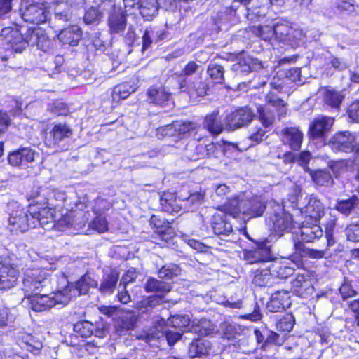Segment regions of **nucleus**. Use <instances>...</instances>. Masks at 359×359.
I'll return each mask as SVG.
<instances>
[{
  "label": "nucleus",
  "mask_w": 359,
  "mask_h": 359,
  "mask_svg": "<svg viewBox=\"0 0 359 359\" xmlns=\"http://www.w3.org/2000/svg\"><path fill=\"white\" fill-rule=\"evenodd\" d=\"M0 41L7 46L6 49L18 53H22L28 46H36L43 52L49 51L52 46L51 40L40 27L29 28L24 34L16 29L6 27L1 30Z\"/></svg>",
  "instance_id": "obj_1"
},
{
  "label": "nucleus",
  "mask_w": 359,
  "mask_h": 359,
  "mask_svg": "<svg viewBox=\"0 0 359 359\" xmlns=\"http://www.w3.org/2000/svg\"><path fill=\"white\" fill-rule=\"evenodd\" d=\"M266 207V202L261 196L242 194L229 199L224 208L233 217H237L241 214L245 218L251 219L261 217Z\"/></svg>",
  "instance_id": "obj_2"
},
{
  "label": "nucleus",
  "mask_w": 359,
  "mask_h": 359,
  "mask_svg": "<svg viewBox=\"0 0 359 359\" xmlns=\"http://www.w3.org/2000/svg\"><path fill=\"white\" fill-rule=\"evenodd\" d=\"M50 285V272L46 269H27L22 279V290L29 298L33 294L46 292Z\"/></svg>",
  "instance_id": "obj_3"
},
{
  "label": "nucleus",
  "mask_w": 359,
  "mask_h": 359,
  "mask_svg": "<svg viewBox=\"0 0 359 359\" xmlns=\"http://www.w3.org/2000/svg\"><path fill=\"white\" fill-rule=\"evenodd\" d=\"M72 290L65 287L62 290H57L50 294H42L30 296L29 304L32 310L41 312L57 306L67 305L71 299Z\"/></svg>",
  "instance_id": "obj_4"
},
{
  "label": "nucleus",
  "mask_w": 359,
  "mask_h": 359,
  "mask_svg": "<svg viewBox=\"0 0 359 359\" xmlns=\"http://www.w3.org/2000/svg\"><path fill=\"white\" fill-rule=\"evenodd\" d=\"M357 134L350 130L335 133L329 140L328 146L335 153H354L355 158H359V143Z\"/></svg>",
  "instance_id": "obj_5"
},
{
  "label": "nucleus",
  "mask_w": 359,
  "mask_h": 359,
  "mask_svg": "<svg viewBox=\"0 0 359 359\" xmlns=\"http://www.w3.org/2000/svg\"><path fill=\"white\" fill-rule=\"evenodd\" d=\"M19 11L24 21L32 24H43L49 17L43 4L32 0H21Z\"/></svg>",
  "instance_id": "obj_6"
},
{
  "label": "nucleus",
  "mask_w": 359,
  "mask_h": 359,
  "mask_svg": "<svg viewBox=\"0 0 359 359\" xmlns=\"http://www.w3.org/2000/svg\"><path fill=\"white\" fill-rule=\"evenodd\" d=\"M35 212L28 208H18L13 211L8 217V224L11 231L24 233L29 229H34L37 226V219L34 216Z\"/></svg>",
  "instance_id": "obj_7"
},
{
  "label": "nucleus",
  "mask_w": 359,
  "mask_h": 359,
  "mask_svg": "<svg viewBox=\"0 0 359 359\" xmlns=\"http://www.w3.org/2000/svg\"><path fill=\"white\" fill-rule=\"evenodd\" d=\"M266 222L269 228L279 236L290 232L293 227L291 215L285 212L280 205H276L273 212L267 213Z\"/></svg>",
  "instance_id": "obj_8"
},
{
  "label": "nucleus",
  "mask_w": 359,
  "mask_h": 359,
  "mask_svg": "<svg viewBox=\"0 0 359 359\" xmlns=\"http://www.w3.org/2000/svg\"><path fill=\"white\" fill-rule=\"evenodd\" d=\"M225 212L214 214L210 220L211 228L213 233L221 239L226 242L235 243L238 240V237L235 231H233L232 225L229 222V215L224 210Z\"/></svg>",
  "instance_id": "obj_9"
},
{
  "label": "nucleus",
  "mask_w": 359,
  "mask_h": 359,
  "mask_svg": "<svg viewBox=\"0 0 359 359\" xmlns=\"http://www.w3.org/2000/svg\"><path fill=\"white\" fill-rule=\"evenodd\" d=\"M255 114L252 110L243 107L226 114L225 117L226 128L229 130H234L248 126L252 121Z\"/></svg>",
  "instance_id": "obj_10"
},
{
  "label": "nucleus",
  "mask_w": 359,
  "mask_h": 359,
  "mask_svg": "<svg viewBox=\"0 0 359 359\" xmlns=\"http://www.w3.org/2000/svg\"><path fill=\"white\" fill-rule=\"evenodd\" d=\"M73 131L71 127L65 123H54L50 131L46 137V144L49 147L62 149L61 144L71 138Z\"/></svg>",
  "instance_id": "obj_11"
},
{
  "label": "nucleus",
  "mask_w": 359,
  "mask_h": 359,
  "mask_svg": "<svg viewBox=\"0 0 359 359\" xmlns=\"http://www.w3.org/2000/svg\"><path fill=\"white\" fill-rule=\"evenodd\" d=\"M262 68V62L250 55H243L237 58V62L231 65V72L234 78H242L249 73Z\"/></svg>",
  "instance_id": "obj_12"
},
{
  "label": "nucleus",
  "mask_w": 359,
  "mask_h": 359,
  "mask_svg": "<svg viewBox=\"0 0 359 359\" xmlns=\"http://www.w3.org/2000/svg\"><path fill=\"white\" fill-rule=\"evenodd\" d=\"M334 118L325 115H319L311 123L308 135L312 140L324 138L331 130Z\"/></svg>",
  "instance_id": "obj_13"
},
{
  "label": "nucleus",
  "mask_w": 359,
  "mask_h": 359,
  "mask_svg": "<svg viewBox=\"0 0 359 359\" xmlns=\"http://www.w3.org/2000/svg\"><path fill=\"white\" fill-rule=\"evenodd\" d=\"M20 275V270L15 263H11L10 259L5 258L0 266V289H10L16 284Z\"/></svg>",
  "instance_id": "obj_14"
},
{
  "label": "nucleus",
  "mask_w": 359,
  "mask_h": 359,
  "mask_svg": "<svg viewBox=\"0 0 359 359\" xmlns=\"http://www.w3.org/2000/svg\"><path fill=\"white\" fill-rule=\"evenodd\" d=\"M306 203L299 208L302 215L305 218L318 223L325 215V208L322 202L314 195L306 198Z\"/></svg>",
  "instance_id": "obj_15"
},
{
  "label": "nucleus",
  "mask_w": 359,
  "mask_h": 359,
  "mask_svg": "<svg viewBox=\"0 0 359 359\" xmlns=\"http://www.w3.org/2000/svg\"><path fill=\"white\" fill-rule=\"evenodd\" d=\"M36 155L39 156L34 150L29 147H24L10 153L8 161L13 166L25 168L34 161Z\"/></svg>",
  "instance_id": "obj_16"
},
{
  "label": "nucleus",
  "mask_w": 359,
  "mask_h": 359,
  "mask_svg": "<svg viewBox=\"0 0 359 359\" xmlns=\"http://www.w3.org/2000/svg\"><path fill=\"white\" fill-rule=\"evenodd\" d=\"M266 243V242H262L259 243L256 248L245 250L243 252V259L250 264L259 262H269L272 255L270 248Z\"/></svg>",
  "instance_id": "obj_17"
},
{
  "label": "nucleus",
  "mask_w": 359,
  "mask_h": 359,
  "mask_svg": "<svg viewBox=\"0 0 359 359\" xmlns=\"http://www.w3.org/2000/svg\"><path fill=\"white\" fill-rule=\"evenodd\" d=\"M107 3L104 0H93L92 4L87 5L83 18L85 24H98L104 17V6Z\"/></svg>",
  "instance_id": "obj_18"
},
{
  "label": "nucleus",
  "mask_w": 359,
  "mask_h": 359,
  "mask_svg": "<svg viewBox=\"0 0 359 359\" xmlns=\"http://www.w3.org/2000/svg\"><path fill=\"white\" fill-rule=\"evenodd\" d=\"M147 101L149 104L161 107L173 104L171 93L163 87L151 86L147 92Z\"/></svg>",
  "instance_id": "obj_19"
},
{
  "label": "nucleus",
  "mask_w": 359,
  "mask_h": 359,
  "mask_svg": "<svg viewBox=\"0 0 359 359\" xmlns=\"http://www.w3.org/2000/svg\"><path fill=\"white\" fill-rule=\"evenodd\" d=\"M33 212H35L34 216L37 219V226H41L44 229H50L54 226L55 221V208L45 205L43 206L34 208L31 207Z\"/></svg>",
  "instance_id": "obj_20"
},
{
  "label": "nucleus",
  "mask_w": 359,
  "mask_h": 359,
  "mask_svg": "<svg viewBox=\"0 0 359 359\" xmlns=\"http://www.w3.org/2000/svg\"><path fill=\"white\" fill-rule=\"evenodd\" d=\"M193 128L194 124L192 123L175 121L171 124L158 128L156 130V135L158 138L174 137L180 134L189 133Z\"/></svg>",
  "instance_id": "obj_21"
},
{
  "label": "nucleus",
  "mask_w": 359,
  "mask_h": 359,
  "mask_svg": "<svg viewBox=\"0 0 359 359\" xmlns=\"http://www.w3.org/2000/svg\"><path fill=\"white\" fill-rule=\"evenodd\" d=\"M290 304V296L288 291L277 290L272 294L270 301L266 304V309L269 312H280L285 310Z\"/></svg>",
  "instance_id": "obj_22"
},
{
  "label": "nucleus",
  "mask_w": 359,
  "mask_h": 359,
  "mask_svg": "<svg viewBox=\"0 0 359 359\" xmlns=\"http://www.w3.org/2000/svg\"><path fill=\"white\" fill-rule=\"evenodd\" d=\"M267 266L272 277L278 278H287L291 276L294 271V264L288 260L271 259Z\"/></svg>",
  "instance_id": "obj_23"
},
{
  "label": "nucleus",
  "mask_w": 359,
  "mask_h": 359,
  "mask_svg": "<svg viewBox=\"0 0 359 359\" xmlns=\"http://www.w3.org/2000/svg\"><path fill=\"white\" fill-rule=\"evenodd\" d=\"M323 235V229L317 223L313 221L311 223L308 221H304L299 228L301 241L299 242H302V243H312L321 238Z\"/></svg>",
  "instance_id": "obj_24"
},
{
  "label": "nucleus",
  "mask_w": 359,
  "mask_h": 359,
  "mask_svg": "<svg viewBox=\"0 0 359 359\" xmlns=\"http://www.w3.org/2000/svg\"><path fill=\"white\" fill-rule=\"evenodd\" d=\"M212 349V343L203 338H198L189 344L188 355L190 359H204Z\"/></svg>",
  "instance_id": "obj_25"
},
{
  "label": "nucleus",
  "mask_w": 359,
  "mask_h": 359,
  "mask_svg": "<svg viewBox=\"0 0 359 359\" xmlns=\"http://www.w3.org/2000/svg\"><path fill=\"white\" fill-rule=\"evenodd\" d=\"M149 223L161 240L168 242L173 237L174 229L166 219L153 215L149 219Z\"/></svg>",
  "instance_id": "obj_26"
},
{
  "label": "nucleus",
  "mask_w": 359,
  "mask_h": 359,
  "mask_svg": "<svg viewBox=\"0 0 359 359\" xmlns=\"http://www.w3.org/2000/svg\"><path fill=\"white\" fill-rule=\"evenodd\" d=\"M291 285L294 294L302 298H307L314 290L308 275L298 274L291 282Z\"/></svg>",
  "instance_id": "obj_27"
},
{
  "label": "nucleus",
  "mask_w": 359,
  "mask_h": 359,
  "mask_svg": "<svg viewBox=\"0 0 359 359\" xmlns=\"http://www.w3.org/2000/svg\"><path fill=\"white\" fill-rule=\"evenodd\" d=\"M107 24L111 34H122L127 25V19L121 9L114 8L108 17Z\"/></svg>",
  "instance_id": "obj_28"
},
{
  "label": "nucleus",
  "mask_w": 359,
  "mask_h": 359,
  "mask_svg": "<svg viewBox=\"0 0 359 359\" xmlns=\"http://www.w3.org/2000/svg\"><path fill=\"white\" fill-rule=\"evenodd\" d=\"M163 302L160 295H152L144 297L136 304L137 315L143 318H149L154 309Z\"/></svg>",
  "instance_id": "obj_29"
},
{
  "label": "nucleus",
  "mask_w": 359,
  "mask_h": 359,
  "mask_svg": "<svg viewBox=\"0 0 359 359\" xmlns=\"http://www.w3.org/2000/svg\"><path fill=\"white\" fill-rule=\"evenodd\" d=\"M282 142L285 145L294 150L298 151L301 148L303 140V133L299 128L286 127L282 130Z\"/></svg>",
  "instance_id": "obj_30"
},
{
  "label": "nucleus",
  "mask_w": 359,
  "mask_h": 359,
  "mask_svg": "<svg viewBox=\"0 0 359 359\" xmlns=\"http://www.w3.org/2000/svg\"><path fill=\"white\" fill-rule=\"evenodd\" d=\"M182 197L177 198V196L173 193H163L160 197V205L161 210L169 214L179 213L182 205L181 202Z\"/></svg>",
  "instance_id": "obj_31"
},
{
  "label": "nucleus",
  "mask_w": 359,
  "mask_h": 359,
  "mask_svg": "<svg viewBox=\"0 0 359 359\" xmlns=\"http://www.w3.org/2000/svg\"><path fill=\"white\" fill-rule=\"evenodd\" d=\"M50 187H39L33 188L27 194V198L29 202V208L32 206L34 208L48 205Z\"/></svg>",
  "instance_id": "obj_32"
},
{
  "label": "nucleus",
  "mask_w": 359,
  "mask_h": 359,
  "mask_svg": "<svg viewBox=\"0 0 359 359\" xmlns=\"http://www.w3.org/2000/svg\"><path fill=\"white\" fill-rule=\"evenodd\" d=\"M57 38L63 44L76 46L82 38V31L78 25H72L61 30Z\"/></svg>",
  "instance_id": "obj_33"
},
{
  "label": "nucleus",
  "mask_w": 359,
  "mask_h": 359,
  "mask_svg": "<svg viewBox=\"0 0 359 359\" xmlns=\"http://www.w3.org/2000/svg\"><path fill=\"white\" fill-rule=\"evenodd\" d=\"M118 279L119 275L116 271L110 270L109 273L105 272L99 286L100 292L104 295L113 294L116 288Z\"/></svg>",
  "instance_id": "obj_34"
},
{
  "label": "nucleus",
  "mask_w": 359,
  "mask_h": 359,
  "mask_svg": "<svg viewBox=\"0 0 359 359\" xmlns=\"http://www.w3.org/2000/svg\"><path fill=\"white\" fill-rule=\"evenodd\" d=\"M203 127L212 135L217 136L222 133L224 126L219 118V111H214L206 115L203 121Z\"/></svg>",
  "instance_id": "obj_35"
},
{
  "label": "nucleus",
  "mask_w": 359,
  "mask_h": 359,
  "mask_svg": "<svg viewBox=\"0 0 359 359\" xmlns=\"http://www.w3.org/2000/svg\"><path fill=\"white\" fill-rule=\"evenodd\" d=\"M344 98L345 95L342 91L334 89H326L323 93L325 105L337 111H339Z\"/></svg>",
  "instance_id": "obj_36"
},
{
  "label": "nucleus",
  "mask_w": 359,
  "mask_h": 359,
  "mask_svg": "<svg viewBox=\"0 0 359 359\" xmlns=\"http://www.w3.org/2000/svg\"><path fill=\"white\" fill-rule=\"evenodd\" d=\"M19 344L22 349L38 355L43 347L41 339L30 334H24L19 339Z\"/></svg>",
  "instance_id": "obj_37"
},
{
  "label": "nucleus",
  "mask_w": 359,
  "mask_h": 359,
  "mask_svg": "<svg viewBox=\"0 0 359 359\" xmlns=\"http://www.w3.org/2000/svg\"><path fill=\"white\" fill-rule=\"evenodd\" d=\"M306 172L309 174L313 182L318 186L327 187L334 184V180L327 169L313 170L311 168H306Z\"/></svg>",
  "instance_id": "obj_38"
},
{
  "label": "nucleus",
  "mask_w": 359,
  "mask_h": 359,
  "mask_svg": "<svg viewBox=\"0 0 359 359\" xmlns=\"http://www.w3.org/2000/svg\"><path fill=\"white\" fill-rule=\"evenodd\" d=\"M359 206V198L353 195L348 198L341 199L337 201L335 209L344 216H350Z\"/></svg>",
  "instance_id": "obj_39"
},
{
  "label": "nucleus",
  "mask_w": 359,
  "mask_h": 359,
  "mask_svg": "<svg viewBox=\"0 0 359 359\" xmlns=\"http://www.w3.org/2000/svg\"><path fill=\"white\" fill-rule=\"evenodd\" d=\"M138 9L145 20H151L158 14V0H139Z\"/></svg>",
  "instance_id": "obj_40"
},
{
  "label": "nucleus",
  "mask_w": 359,
  "mask_h": 359,
  "mask_svg": "<svg viewBox=\"0 0 359 359\" xmlns=\"http://www.w3.org/2000/svg\"><path fill=\"white\" fill-rule=\"evenodd\" d=\"M188 93L192 98L203 97L207 95L209 90V85L207 80H203L201 77H196L189 83Z\"/></svg>",
  "instance_id": "obj_41"
},
{
  "label": "nucleus",
  "mask_w": 359,
  "mask_h": 359,
  "mask_svg": "<svg viewBox=\"0 0 359 359\" xmlns=\"http://www.w3.org/2000/svg\"><path fill=\"white\" fill-rule=\"evenodd\" d=\"M144 289L147 292L165 294L171 290V285L165 281L150 277L146 280Z\"/></svg>",
  "instance_id": "obj_42"
},
{
  "label": "nucleus",
  "mask_w": 359,
  "mask_h": 359,
  "mask_svg": "<svg viewBox=\"0 0 359 359\" xmlns=\"http://www.w3.org/2000/svg\"><path fill=\"white\" fill-rule=\"evenodd\" d=\"M252 283L258 287H271L273 285L274 278L272 277L268 266L265 269L256 270Z\"/></svg>",
  "instance_id": "obj_43"
},
{
  "label": "nucleus",
  "mask_w": 359,
  "mask_h": 359,
  "mask_svg": "<svg viewBox=\"0 0 359 359\" xmlns=\"http://www.w3.org/2000/svg\"><path fill=\"white\" fill-rule=\"evenodd\" d=\"M294 248L296 253L302 257L311 259H320L325 257V251L306 247L302 242H295Z\"/></svg>",
  "instance_id": "obj_44"
},
{
  "label": "nucleus",
  "mask_w": 359,
  "mask_h": 359,
  "mask_svg": "<svg viewBox=\"0 0 359 359\" xmlns=\"http://www.w3.org/2000/svg\"><path fill=\"white\" fill-rule=\"evenodd\" d=\"M215 326L208 319L203 318L194 325L191 331L200 336H210L215 332Z\"/></svg>",
  "instance_id": "obj_45"
},
{
  "label": "nucleus",
  "mask_w": 359,
  "mask_h": 359,
  "mask_svg": "<svg viewBox=\"0 0 359 359\" xmlns=\"http://www.w3.org/2000/svg\"><path fill=\"white\" fill-rule=\"evenodd\" d=\"M224 67L216 62H210L207 68V74L215 84H222L224 82Z\"/></svg>",
  "instance_id": "obj_46"
},
{
  "label": "nucleus",
  "mask_w": 359,
  "mask_h": 359,
  "mask_svg": "<svg viewBox=\"0 0 359 359\" xmlns=\"http://www.w3.org/2000/svg\"><path fill=\"white\" fill-rule=\"evenodd\" d=\"M271 157L273 159H280L286 165H292L297 161V154L290 151H283L278 147L270 151Z\"/></svg>",
  "instance_id": "obj_47"
},
{
  "label": "nucleus",
  "mask_w": 359,
  "mask_h": 359,
  "mask_svg": "<svg viewBox=\"0 0 359 359\" xmlns=\"http://www.w3.org/2000/svg\"><path fill=\"white\" fill-rule=\"evenodd\" d=\"M217 146L220 147L219 142L216 144L212 142L205 146L198 145L195 147L196 154L193 155L189 158L192 161H196L205 156L210 157L215 154Z\"/></svg>",
  "instance_id": "obj_48"
},
{
  "label": "nucleus",
  "mask_w": 359,
  "mask_h": 359,
  "mask_svg": "<svg viewBox=\"0 0 359 359\" xmlns=\"http://www.w3.org/2000/svg\"><path fill=\"white\" fill-rule=\"evenodd\" d=\"M181 274L180 266L173 263H168L158 269V278L165 280H172Z\"/></svg>",
  "instance_id": "obj_49"
},
{
  "label": "nucleus",
  "mask_w": 359,
  "mask_h": 359,
  "mask_svg": "<svg viewBox=\"0 0 359 359\" xmlns=\"http://www.w3.org/2000/svg\"><path fill=\"white\" fill-rule=\"evenodd\" d=\"M274 38L282 42H288L291 41L292 32L293 29L283 23H276L273 25Z\"/></svg>",
  "instance_id": "obj_50"
},
{
  "label": "nucleus",
  "mask_w": 359,
  "mask_h": 359,
  "mask_svg": "<svg viewBox=\"0 0 359 359\" xmlns=\"http://www.w3.org/2000/svg\"><path fill=\"white\" fill-rule=\"evenodd\" d=\"M137 87L135 85L130 84L128 82H124L116 86L113 90V97L119 99H126L131 93L136 91Z\"/></svg>",
  "instance_id": "obj_51"
},
{
  "label": "nucleus",
  "mask_w": 359,
  "mask_h": 359,
  "mask_svg": "<svg viewBox=\"0 0 359 359\" xmlns=\"http://www.w3.org/2000/svg\"><path fill=\"white\" fill-rule=\"evenodd\" d=\"M49 197L48 198V205L56 208L60 205V203L67 205L69 200L65 191L59 189H53L50 188Z\"/></svg>",
  "instance_id": "obj_52"
},
{
  "label": "nucleus",
  "mask_w": 359,
  "mask_h": 359,
  "mask_svg": "<svg viewBox=\"0 0 359 359\" xmlns=\"http://www.w3.org/2000/svg\"><path fill=\"white\" fill-rule=\"evenodd\" d=\"M97 286V281L86 274L76 283L75 290L79 292V295H81L87 294L90 287H95Z\"/></svg>",
  "instance_id": "obj_53"
},
{
  "label": "nucleus",
  "mask_w": 359,
  "mask_h": 359,
  "mask_svg": "<svg viewBox=\"0 0 359 359\" xmlns=\"http://www.w3.org/2000/svg\"><path fill=\"white\" fill-rule=\"evenodd\" d=\"M95 325L87 320L79 321L74 325V332L83 338L93 335Z\"/></svg>",
  "instance_id": "obj_54"
},
{
  "label": "nucleus",
  "mask_w": 359,
  "mask_h": 359,
  "mask_svg": "<svg viewBox=\"0 0 359 359\" xmlns=\"http://www.w3.org/2000/svg\"><path fill=\"white\" fill-rule=\"evenodd\" d=\"M54 10L56 20L66 22L70 19L71 13L66 2L63 1H57V5Z\"/></svg>",
  "instance_id": "obj_55"
},
{
  "label": "nucleus",
  "mask_w": 359,
  "mask_h": 359,
  "mask_svg": "<svg viewBox=\"0 0 359 359\" xmlns=\"http://www.w3.org/2000/svg\"><path fill=\"white\" fill-rule=\"evenodd\" d=\"M252 32L264 41H270L274 37L273 25L254 27Z\"/></svg>",
  "instance_id": "obj_56"
},
{
  "label": "nucleus",
  "mask_w": 359,
  "mask_h": 359,
  "mask_svg": "<svg viewBox=\"0 0 359 359\" xmlns=\"http://www.w3.org/2000/svg\"><path fill=\"white\" fill-rule=\"evenodd\" d=\"M163 330H159L157 328H153L149 330L148 332L142 334L140 336V339L144 340L147 343L155 346L154 341H163Z\"/></svg>",
  "instance_id": "obj_57"
},
{
  "label": "nucleus",
  "mask_w": 359,
  "mask_h": 359,
  "mask_svg": "<svg viewBox=\"0 0 359 359\" xmlns=\"http://www.w3.org/2000/svg\"><path fill=\"white\" fill-rule=\"evenodd\" d=\"M168 323L174 328L182 329L189 325L190 318L185 314L173 315L169 318Z\"/></svg>",
  "instance_id": "obj_58"
},
{
  "label": "nucleus",
  "mask_w": 359,
  "mask_h": 359,
  "mask_svg": "<svg viewBox=\"0 0 359 359\" xmlns=\"http://www.w3.org/2000/svg\"><path fill=\"white\" fill-rule=\"evenodd\" d=\"M344 233L347 241L358 243L359 242V222L348 224Z\"/></svg>",
  "instance_id": "obj_59"
},
{
  "label": "nucleus",
  "mask_w": 359,
  "mask_h": 359,
  "mask_svg": "<svg viewBox=\"0 0 359 359\" xmlns=\"http://www.w3.org/2000/svg\"><path fill=\"white\" fill-rule=\"evenodd\" d=\"M48 109L55 116H65L69 114L67 105L61 100H55L50 103Z\"/></svg>",
  "instance_id": "obj_60"
},
{
  "label": "nucleus",
  "mask_w": 359,
  "mask_h": 359,
  "mask_svg": "<svg viewBox=\"0 0 359 359\" xmlns=\"http://www.w3.org/2000/svg\"><path fill=\"white\" fill-rule=\"evenodd\" d=\"M259 118L263 126L267 128L272 125L274 121L273 114L268 109L260 106L257 108Z\"/></svg>",
  "instance_id": "obj_61"
},
{
  "label": "nucleus",
  "mask_w": 359,
  "mask_h": 359,
  "mask_svg": "<svg viewBox=\"0 0 359 359\" xmlns=\"http://www.w3.org/2000/svg\"><path fill=\"white\" fill-rule=\"evenodd\" d=\"M337 220L331 219L325 224V237L327 239V246H333L336 243L334 238V229L336 227Z\"/></svg>",
  "instance_id": "obj_62"
},
{
  "label": "nucleus",
  "mask_w": 359,
  "mask_h": 359,
  "mask_svg": "<svg viewBox=\"0 0 359 359\" xmlns=\"http://www.w3.org/2000/svg\"><path fill=\"white\" fill-rule=\"evenodd\" d=\"M294 325V318L292 314H286L276 324L279 331L290 332Z\"/></svg>",
  "instance_id": "obj_63"
},
{
  "label": "nucleus",
  "mask_w": 359,
  "mask_h": 359,
  "mask_svg": "<svg viewBox=\"0 0 359 359\" xmlns=\"http://www.w3.org/2000/svg\"><path fill=\"white\" fill-rule=\"evenodd\" d=\"M240 328L237 327L236 325H226L223 332V338L226 339L228 341H231L233 344H235L240 340L239 337L241 336L238 332Z\"/></svg>",
  "instance_id": "obj_64"
}]
</instances>
